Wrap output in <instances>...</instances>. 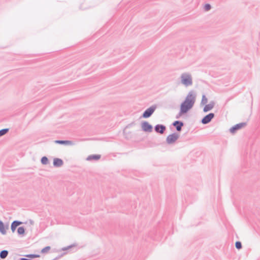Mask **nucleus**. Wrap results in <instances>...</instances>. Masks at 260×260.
I'll use <instances>...</instances> for the list:
<instances>
[{"mask_svg": "<svg viewBox=\"0 0 260 260\" xmlns=\"http://www.w3.org/2000/svg\"><path fill=\"white\" fill-rule=\"evenodd\" d=\"M41 162L43 165H47L49 163L48 158L46 156H43L41 159Z\"/></svg>", "mask_w": 260, "mask_h": 260, "instance_id": "412c9836", "label": "nucleus"}, {"mask_svg": "<svg viewBox=\"0 0 260 260\" xmlns=\"http://www.w3.org/2000/svg\"><path fill=\"white\" fill-rule=\"evenodd\" d=\"M215 114L213 113H210L205 116L201 120V122L203 124L209 123L212 119L214 117Z\"/></svg>", "mask_w": 260, "mask_h": 260, "instance_id": "0eeeda50", "label": "nucleus"}, {"mask_svg": "<svg viewBox=\"0 0 260 260\" xmlns=\"http://www.w3.org/2000/svg\"><path fill=\"white\" fill-rule=\"evenodd\" d=\"M156 108V105H152L149 108H147L142 114V117L144 118H149L154 112Z\"/></svg>", "mask_w": 260, "mask_h": 260, "instance_id": "7ed1b4c3", "label": "nucleus"}, {"mask_svg": "<svg viewBox=\"0 0 260 260\" xmlns=\"http://www.w3.org/2000/svg\"><path fill=\"white\" fill-rule=\"evenodd\" d=\"M66 254H67V252H63V253H61L60 254L57 255L56 257H55V258H54L53 259H52L51 260H58L59 258H60L61 257H62V256H63Z\"/></svg>", "mask_w": 260, "mask_h": 260, "instance_id": "a878e982", "label": "nucleus"}, {"mask_svg": "<svg viewBox=\"0 0 260 260\" xmlns=\"http://www.w3.org/2000/svg\"><path fill=\"white\" fill-rule=\"evenodd\" d=\"M8 229V225L5 228V226L2 220H0V232L3 235L6 234V229Z\"/></svg>", "mask_w": 260, "mask_h": 260, "instance_id": "2eb2a0df", "label": "nucleus"}, {"mask_svg": "<svg viewBox=\"0 0 260 260\" xmlns=\"http://www.w3.org/2000/svg\"><path fill=\"white\" fill-rule=\"evenodd\" d=\"M181 83L185 86L187 87L192 85V79L190 74L188 73H184L180 76Z\"/></svg>", "mask_w": 260, "mask_h": 260, "instance_id": "f257e3e1", "label": "nucleus"}, {"mask_svg": "<svg viewBox=\"0 0 260 260\" xmlns=\"http://www.w3.org/2000/svg\"><path fill=\"white\" fill-rule=\"evenodd\" d=\"M76 246H77V244H71V245H70L69 246H68L67 247H64L62 248L61 249L59 250L58 251H66V250H70L72 248L75 247Z\"/></svg>", "mask_w": 260, "mask_h": 260, "instance_id": "f3484780", "label": "nucleus"}, {"mask_svg": "<svg viewBox=\"0 0 260 260\" xmlns=\"http://www.w3.org/2000/svg\"><path fill=\"white\" fill-rule=\"evenodd\" d=\"M9 131V128H6L0 130V137L6 134Z\"/></svg>", "mask_w": 260, "mask_h": 260, "instance_id": "4be33fe9", "label": "nucleus"}, {"mask_svg": "<svg viewBox=\"0 0 260 260\" xmlns=\"http://www.w3.org/2000/svg\"><path fill=\"white\" fill-rule=\"evenodd\" d=\"M51 247L50 246H46L45 247H44V248H43L42 250H41V253H46L47 252L48 250H49L50 249Z\"/></svg>", "mask_w": 260, "mask_h": 260, "instance_id": "393cba45", "label": "nucleus"}, {"mask_svg": "<svg viewBox=\"0 0 260 260\" xmlns=\"http://www.w3.org/2000/svg\"><path fill=\"white\" fill-rule=\"evenodd\" d=\"M196 98V93L193 90H190L187 96L185 98V99L184 101L186 102L187 103L191 104L193 106Z\"/></svg>", "mask_w": 260, "mask_h": 260, "instance_id": "f03ea898", "label": "nucleus"}, {"mask_svg": "<svg viewBox=\"0 0 260 260\" xmlns=\"http://www.w3.org/2000/svg\"><path fill=\"white\" fill-rule=\"evenodd\" d=\"M9 254V252L7 250H3L0 252V257L2 259L6 258Z\"/></svg>", "mask_w": 260, "mask_h": 260, "instance_id": "a211bd4d", "label": "nucleus"}, {"mask_svg": "<svg viewBox=\"0 0 260 260\" xmlns=\"http://www.w3.org/2000/svg\"><path fill=\"white\" fill-rule=\"evenodd\" d=\"M185 114V113H181V109H180V111L178 113V114H177V115L176 116V119H179L181 116L182 115V114Z\"/></svg>", "mask_w": 260, "mask_h": 260, "instance_id": "cd10ccee", "label": "nucleus"}, {"mask_svg": "<svg viewBox=\"0 0 260 260\" xmlns=\"http://www.w3.org/2000/svg\"><path fill=\"white\" fill-rule=\"evenodd\" d=\"M207 103H208V99L206 98V95L205 94H203L202 95L201 104L202 105H205L207 104Z\"/></svg>", "mask_w": 260, "mask_h": 260, "instance_id": "aec40b11", "label": "nucleus"}, {"mask_svg": "<svg viewBox=\"0 0 260 260\" xmlns=\"http://www.w3.org/2000/svg\"><path fill=\"white\" fill-rule=\"evenodd\" d=\"M179 137V135L176 133H173L168 136L166 139V142L168 144H171L174 143Z\"/></svg>", "mask_w": 260, "mask_h": 260, "instance_id": "20e7f679", "label": "nucleus"}, {"mask_svg": "<svg viewBox=\"0 0 260 260\" xmlns=\"http://www.w3.org/2000/svg\"><path fill=\"white\" fill-rule=\"evenodd\" d=\"M193 106L191 104L183 101L180 105V109L181 113H186L190 109L192 108Z\"/></svg>", "mask_w": 260, "mask_h": 260, "instance_id": "39448f33", "label": "nucleus"}, {"mask_svg": "<svg viewBox=\"0 0 260 260\" xmlns=\"http://www.w3.org/2000/svg\"><path fill=\"white\" fill-rule=\"evenodd\" d=\"M22 223V222L21 221H20L18 220H14V221H13L11 225V229L12 232L13 233H14L15 231L16 228L18 226L21 224Z\"/></svg>", "mask_w": 260, "mask_h": 260, "instance_id": "f8f14e48", "label": "nucleus"}, {"mask_svg": "<svg viewBox=\"0 0 260 260\" xmlns=\"http://www.w3.org/2000/svg\"><path fill=\"white\" fill-rule=\"evenodd\" d=\"M25 229L23 226H20L17 229V233L19 235H23L24 234Z\"/></svg>", "mask_w": 260, "mask_h": 260, "instance_id": "6ab92c4d", "label": "nucleus"}, {"mask_svg": "<svg viewBox=\"0 0 260 260\" xmlns=\"http://www.w3.org/2000/svg\"><path fill=\"white\" fill-rule=\"evenodd\" d=\"M204 8L206 11H208L211 9V6L209 4H206L205 5Z\"/></svg>", "mask_w": 260, "mask_h": 260, "instance_id": "bb28decb", "label": "nucleus"}, {"mask_svg": "<svg viewBox=\"0 0 260 260\" xmlns=\"http://www.w3.org/2000/svg\"><path fill=\"white\" fill-rule=\"evenodd\" d=\"M246 124H247L246 122H241V123H238V124L235 125L234 126H232L230 129V132L231 133H235L237 131L240 129L242 127L246 126Z\"/></svg>", "mask_w": 260, "mask_h": 260, "instance_id": "6e6552de", "label": "nucleus"}, {"mask_svg": "<svg viewBox=\"0 0 260 260\" xmlns=\"http://www.w3.org/2000/svg\"><path fill=\"white\" fill-rule=\"evenodd\" d=\"M166 129L165 125L161 124H156L154 126V131L156 133L162 134Z\"/></svg>", "mask_w": 260, "mask_h": 260, "instance_id": "1a4fd4ad", "label": "nucleus"}, {"mask_svg": "<svg viewBox=\"0 0 260 260\" xmlns=\"http://www.w3.org/2000/svg\"><path fill=\"white\" fill-rule=\"evenodd\" d=\"M172 125L175 127L177 131L180 132L182 126L184 125V123L181 121L176 120L173 122Z\"/></svg>", "mask_w": 260, "mask_h": 260, "instance_id": "9d476101", "label": "nucleus"}, {"mask_svg": "<svg viewBox=\"0 0 260 260\" xmlns=\"http://www.w3.org/2000/svg\"><path fill=\"white\" fill-rule=\"evenodd\" d=\"M141 127L142 130L145 132H151L153 129L152 125L148 122L144 121L141 123Z\"/></svg>", "mask_w": 260, "mask_h": 260, "instance_id": "423d86ee", "label": "nucleus"}, {"mask_svg": "<svg viewBox=\"0 0 260 260\" xmlns=\"http://www.w3.org/2000/svg\"><path fill=\"white\" fill-rule=\"evenodd\" d=\"M101 158V155L99 154H92L89 155L87 158L86 160L88 161H90L92 160H98Z\"/></svg>", "mask_w": 260, "mask_h": 260, "instance_id": "dca6fc26", "label": "nucleus"}, {"mask_svg": "<svg viewBox=\"0 0 260 260\" xmlns=\"http://www.w3.org/2000/svg\"><path fill=\"white\" fill-rule=\"evenodd\" d=\"M215 105V103L213 101H211L209 104L205 105L203 108L204 112H207L212 110Z\"/></svg>", "mask_w": 260, "mask_h": 260, "instance_id": "9b49d317", "label": "nucleus"}, {"mask_svg": "<svg viewBox=\"0 0 260 260\" xmlns=\"http://www.w3.org/2000/svg\"><path fill=\"white\" fill-rule=\"evenodd\" d=\"M55 143L61 145H74V143L72 141L69 140H55Z\"/></svg>", "mask_w": 260, "mask_h": 260, "instance_id": "ddd939ff", "label": "nucleus"}, {"mask_svg": "<svg viewBox=\"0 0 260 260\" xmlns=\"http://www.w3.org/2000/svg\"><path fill=\"white\" fill-rule=\"evenodd\" d=\"M26 257L30 258H38L40 257V255L36 254H29L25 255Z\"/></svg>", "mask_w": 260, "mask_h": 260, "instance_id": "5701e85b", "label": "nucleus"}, {"mask_svg": "<svg viewBox=\"0 0 260 260\" xmlns=\"http://www.w3.org/2000/svg\"><path fill=\"white\" fill-rule=\"evenodd\" d=\"M53 166L55 167H60L63 164V160L58 158H55L53 159Z\"/></svg>", "mask_w": 260, "mask_h": 260, "instance_id": "4468645a", "label": "nucleus"}, {"mask_svg": "<svg viewBox=\"0 0 260 260\" xmlns=\"http://www.w3.org/2000/svg\"><path fill=\"white\" fill-rule=\"evenodd\" d=\"M235 246L237 249H241L242 247L241 242L240 241H236L235 243Z\"/></svg>", "mask_w": 260, "mask_h": 260, "instance_id": "b1692460", "label": "nucleus"}]
</instances>
